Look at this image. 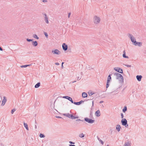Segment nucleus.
<instances>
[{
	"instance_id": "nucleus-1",
	"label": "nucleus",
	"mask_w": 146,
	"mask_h": 146,
	"mask_svg": "<svg viewBox=\"0 0 146 146\" xmlns=\"http://www.w3.org/2000/svg\"><path fill=\"white\" fill-rule=\"evenodd\" d=\"M93 21L95 24H97L100 22V18L97 16H95L93 17Z\"/></svg>"
},
{
	"instance_id": "nucleus-2",
	"label": "nucleus",
	"mask_w": 146,
	"mask_h": 146,
	"mask_svg": "<svg viewBox=\"0 0 146 146\" xmlns=\"http://www.w3.org/2000/svg\"><path fill=\"white\" fill-rule=\"evenodd\" d=\"M128 36L130 38V39L131 40V41L132 42L133 44V45H134V44L136 42V39L132 35L130 34H129L128 35Z\"/></svg>"
},
{
	"instance_id": "nucleus-3",
	"label": "nucleus",
	"mask_w": 146,
	"mask_h": 146,
	"mask_svg": "<svg viewBox=\"0 0 146 146\" xmlns=\"http://www.w3.org/2000/svg\"><path fill=\"white\" fill-rule=\"evenodd\" d=\"M114 75L116 76V78L117 79H121L122 80H123V76L120 74L116 73L114 74Z\"/></svg>"
},
{
	"instance_id": "nucleus-4",
	"label": "nucleus",
	"mask_w": 146,
	"mask_h": 146,
	"mask_svg": "<svg viewBox=\"0 0 146 146\" xmlns=\"http://www.w3.org/2000/svg\"><path fill=\"white\" fill-rule=\"evenodd\" d=\"M84 120L86 122L90 123H92L94 122L95 120L87 117L84 118Z\"/></svg>"
},
{
	"instance_id": "nucleus-5",
	"label": "nucleus",
	"mask_w": 146,
	"mask_h": 146,
	"mask_svg": "<svg viewBox=\"0 0 146 146\" xmlns=\"http://www.w3.org/2000/svg\"><path fill=\"white\" fill-rule=\"evenodd\" d=\"M114 70L117 71V72L122 74L123 73V70L122 69L120 68L117 67H115L114 68Z\"/></svg>"
},
{
	"instance_id": "nucleus-6",
	"label": "nucleus",
	"mask_w": 146,
	"mask_h": 146,
	"mask_svg": "<svg viewBox=\"0 0 146 146\" xmlns=\"http://www.w3.org/2000/svg\"><path fill=\"white\" fill-rule=\"evenodd\" d=\"M62 98L68 99L69 101H70L72 103H74L73 101L72 98L69 96H63L62 97Z\"/></svg>"
},
{
	"instance_id": "nucleus-7",
	"label": "nucleus",
	"mask_w": 146,
	"mask_h": 146,
	"mask_svg": "<svg viewBox=\"0 0 146 146\" xmlns=\"http://www.w3.org/2000/svg\"><path fill=\"white\" fill-rule=\"evenodd\" d=\"M52 53L54 54L59 55L60 54V52L58 50L56 49L54 50H52Z\"/></svg>"
},
{
	"instance_id": "nucleus-8",
	"label": "nucleus",
	"mask_w": 146,
	"mask_h": 146,
	"mask_svg": "<svg viewBox=\"0 0 146 146\" xmlns=\"http://www.w3.org/2000/svg\"><path fill=\"white\" fill-rule=\"evenodd\" d=\"M131 142L128 140L126 141L123 146H131Z\"/></svg>"
},
{
	"instance_id": "nucleus-9",
	"label": "nucleus",
	"mask_w": 146,
	"mask_h": 146,
	"mask_svg": "<svg viewBox=\"0 0 146 146\" xmlns=\"http://www.w3.org/2000/svg\"><path fill=\"white\" fill-rule=\"evenodd\" d=\"M127 121L125 118L121 120V123L124 126L126 125L127 124Z\"/></svg>"
},
{
	"instance_id": "nucleus-10",
	"label": "nucleus",
	"mask_w": 146,
	"mask_h": 146,
	"mask_svg": "<svg viewBox=\"0 0 146 146\" xmlns=\"http://www.w3.org/2000/svg\"><path fill=\"white\" fill-rule=\"evenodd\" d=\"M62 47L63 50L64 51H66L68 49V46L65 43H64L62 44Z\"/></svg>"
},
{
	"instance_id": "nucleus-11",
	"label": "nucleus",
	"mask_w": 146,
	"mask_h": 146,
	"mask_svg": "<svg viewBox=\"0 0 146 146\" xmlns=\"http://www.w3.org/2000/svg\"><path fill=\"white\" fill-rule=\"evenodd\" d=\"M6 101L7 99L6 97L5 96H4L3 99L2 100V103L1 104V106H3L5 104L6 102Z\"/></svg>"
},
{
	"instance_id": "nucleus-12",
	"label": "nucleus",
	"mask_w": 146,
	"mask_h": 146,
	"mask_svg": "<svg viewBox=\"0 0 146 146\" xmlns=\"http://www.w3.org/2000/svg\"><path fill=\"white\" fill-rule=\"evenodd\" d=\"M43 15H44V20L45 21V22L47 23H48V17H47L46 15V13H44L43 14Z\"/></svg>"
},
{
	"instance_id": "nucleus-13",
	"label": "nucleus",
	"mask_w": 146,
	"mask_h": 146,
	"mask_svg": "<svg viewBox=\"0 0 146 146\" xmlns=\"http://www.w3.org/2000/svg\"><path fill=\"white\" fill-rule=\"evenodd\" d=\"M84 102V101L83 100H81L80 102H74L73 104H74L77 105H79L81 104L82 103Z\"/></svg>"
},
{
	"instance_id": "nucleus-14",
	"label": "nucleus",
	"mask_w": 146,
	"mask_h": 146,
	"mask_svg": "<svg viewBox=\"0 0 146 146\" xmlns=\"http://www.w3.org/2000/svg\"><path fill=\"white\" fill-rule=\"evenodd\" d=\"M142 43L141 42H136L134 45L135 46H139L140 47L142 46Z\"/></svg>"
},
{
	"instance_id": "nucleus-15",
	"label": "nucleus",
	"mask_w": 146,
	"mask_h": 146,
	"mask_svg": "<svg viewBox=\"0 0 146 146\" xmlns=\"http://www.w3.org/2000/svg\"><path fill=\"white\" fill-rule=\"evenodd\" d=\"M136 77L137 80L139 81H141V78L142 77V76L141 75H137Z\"/></svg>"
},
{
	"instance_id": "nucleus-16",
	"label": "nucleus",
	"mask_w": 146,
	"mask_h": 146,
	"mask_svg": "<svg viewBox=\"0 0 146 146\" xmlns=\"http://www.w3.org/2000/svg\"><path fill=\"white\" fill-rule=\"evenodd\" d=\"M95 115L97 117H99L100 115V111L99 110L96 111L95 113Z\"/></svg>"
},
{
	"instance_id": "nucleus-17",
	"label": "nucleus",
	"mask_w": 146,
	"mask_h": 146,
	"mask_svg": "<svg viewBox=\"0 0 146 146\" xmlns=\"http://www.w3.org/2000/svg\"><path fill=\"white\" fill-rule=\"evenodd\" d=\"M112 74H110L108 77V79L107 82H110L111 80V76L112 75Z\"/></svg>"
},
{
	"instance_id": "nucleus-18",
	"label": "nucleus",
	"mask_w": 146,
	"mask_h": 146,
	"mask_svg": "<svg viewBox=\"0 0 146 146\" xmlns=\"http://www.w3.org/2000/svg\"><path fill=\"white\" fill-rule=\"evenodd\" d=\"M116 130L118 132H119L120 131L121 129V126L120 125H116Z\"/></svg>"
},
{
	"instance_id": "nucleus-19",
	"label": "nucleus",
	"mask_w": 146,
	"mask_h": 146,
	"mask_svg": "<svg viewBox=\"0 0 146 146\" xmlns=\"http://www.w3.org/2000/svg\"><path fill=\"white\" fill-rule=\"evenodd\" d=\"M87 94L85 92H83L82 94V96L83 98H85L87 97Z\"/></svg>"
},
{
	"instance_id": "nucleus-20",
	"label": "nucleus",
	"mask_w": 146,
	"mask_h": 146,
	"mask_svg": "<svg viewBox=\"0 0 146 146\" xmlns=\"http://www.w3.org/2000/svg\"><path fill=\"white\" fill-rule=\"evenodd\" d=\"M126 52L125 50H124L123 51V56L124 58H128V56L126 55Z\"/></svg>"
},
{
	"instance_id": "nucleus-21",
	"label": "nucleus",
	"mask_w": 146,
	"mask_h": 146,
	"mask_svg": "<svg viewBox=\"0 0 146 146\" xmlns=\"http://www.w3.org/2000/svg\"><path fill=\"white\" fill-rule=\"evenodd\" d=\"M32 44L34 46H36L38 45V43L37 41H32Z\"/></svg>"
},
{
	"instance_id": "nucleus-22",
	"label": "nucleus",
	"mask_w": 146,
	"mask_h": 146,
	"mask_svg": "<svg viewBox=\"0 0 146 146\" xmlns=\"http://www.w3.org/2000/svg\"><path fill=\"white\" fill-rule=\"evenodd\" d=\"M40 82H38L35 85V87L36 88H38L40 86Z\"/></svg>"
},
{
	"instance_id": "nucleus-23",
	"label": "nucleus",
	"mask_w": 146,
	"mask_h": 146,
	"mask_svg": "<svg viewBox=\"0 0 146 146\" xmlns=\"http://www.w3.org/2000/svg\"><path fill=\"white\" fill-rule=\"evenodd\" d=\"M24 127H25L26 129L27 130H29V129L28 127V125L27 123H25V122L24 123Z\"/></svg>"
},
{
	"instance_id": "nucleus-24",
	"label": "nucleus",
	"mask_w": 146,
	"mask_h": 146,
	"mask_svg": "<svg viewBox=\"0 0 146 146\" xmlns=\"http://www.w3.org/2000/svg\"><path fill=\"white\" fill-rule=\"evenodd\" d=\"M62 115L69 118L70 114L69 113H63Z\"/></svg>"
},
{
	"instance_id": "nucleus-25",
	"label": "nucleus",
	"mask_w": 146,
	"mask_h": 146,
	"mask_svg": "<svg viewBox=\"0 0 146 146\" xmlns=\"http://www.w3.org/2000/svg\"><path fill=\"white\" fill-rule=\"evenodd\" d=\"M31 65V64H28V65H21L20 66V67L23 68H26L27 67V66H30Z\"/></svg>"
},
{
	"instance_id": "nucleus-26",
	"label": "nucleus",
	"mask_w": 146,
	"mask_h": 146,
	"mask_svg": "<svg viewBox=\"0 0 146 146\" xmlns=\"http://www.w3.org/2000/svg\"><path fill=\"white\" fill-rule=\"evenodd\" d=\"M75 118V116H74L73 114H70L69 118H71L72 119H74Z\"/></svg>"
},
{
	"instance_id": "nucleus-27",
	"label": "nucleus",
	"mask_w": 146,
	"mask_h": 146,
	"mask_svg": "<svg viewBox=\"0 0 146 146\" xmlns=\"http://www.w3.org/2000/svg\"><path fill=\"white\" fill-rule=\"evenodd\" d=\"M127 110V108L126 106H125L124 107V108L123 109L122 111L123 112L125 113Z\"/></svg>"
},
{
	"instance_id": "nucleus-28",
	"label": "nucleus",
	"mask_w": 146,
	"mask_h": 146,
	"mask_svg": "<svg viewBox=\"0 0 146 146\" xmlns=\"http://www.w3.org/2000/svg\"><path fill=\"white\" fill-rule=\"evenodd\" d=\"M33 37L35 38H36L37 39H39V38L37 36L36 34H34L33 35Z\"/></svg>"
},
{
	"instance_id": "nucleus-29",
	"label": "nucleus",
	"mask_w": 146,
	"mask_h": 146,
	"mask_svg": "<svg viewBox=\"0 0 146 146\" xmlns=\"http://www.w3.org/2000/svg\"><path fill=\"white\" fill-rule=\"evenodd\" d=\"M39 136L40 138H44L45 137V135L42 133L40 134L39 135Z\"/></svg>"
},
{
	"instance_id": "nucleus-30",
	"label": "nucleus",
	"mask_w": 146,
	"mask_h": 146,
	"mask_svg": "<svg viewBox=\"0 0 146 146\" xmlns=\"http://www.w3.org/2000/svg\"><path fill=\"white\" fill-rule=\"evenodd\" d=\"M79 137L80 138H83L84 137V135L83 133H81L79 135Z\"/></svg>"
},
{
	"instance_id": "nucleus-31",
	"label": "nucleus",
	"mask_w": 146,
	"mask_h": 146,
	"mask_svg": "<svg viewBox=\"0 0 146 146\" xmlns=\"http://www.w3.org/2000/svg\"><path fill=\"white\" fill-rule=\"evenodd\" d=\"M88 93L89 95L90 96H92L94 94V93L92 92H88Z\"/></svg>"
},
{
	"instance_id": "nucleus-32",
	"label": "nucleus",
	"mask_w": 146,
	"mask_h": 146,
	"mask_svg": "<svg viewBox=\"0 0 146 146\" xmlns=\"http://www.w3.org/2000/svg\"><path fill=\"white\" fill-rule=\"evenodd\" d=\"M110 82H107V83H106V88H107L109 86V83Z\"/></svg>"
},
{
	"instance_id": "nucleus-33",
	"label": "nucleus",
	"mask_w": 146,
	"mask_h": 146,
	"mask_svg": "<svg viewBox=\"0 0 146 146\" xmlns=\"http://www.w3.org/2000/svg\"><path fill=\"white\" fill-rule=\"evenodd\" d=\"M27 41L28 42H30L31 41H32L33 40V39H29L28 38H27L26 39Z\"/></svg>"
},
{
	"instance_id": "nucleus-34",
	"label": "nucleus",
	"mask_w": 146,
	"mask_h": 146,
	"mask_svg": "<svg viewBox=\"0 0 146 146\" xmlns=\"http://www.w3.org/2000/svg\"><path fill=\"white\" fill-rule=\"evenodd\" d=\"M123 65L127 67H131V65H128L127 64H123Z\"/></svg>"
},
{
	"instance_id": "nucleus-35",
	"label": "nucleus",
	"mask_w": 146,
	"mask_h": 146,
	"mask_svg": "<svg viewBox=\"0 0 146 146\" xmlns=\"http://www.w3.org/2000/svg\"><path fill=\"white\" fill-rule=\"evenodd\" d=\"M44 34L46 36V37L47 38H48V35L47 33L46 32H44Z\"/></svg>"
},
{
	"instance_id": "nucleus-36",
	"label": "nucleus",
	"mask_w": 146,
	"mask_h": 146,
	"mask_svg": "<svg viewBox=\"0 0 146 146\" xmlns=\"http://www.w3.org/2000/svg\"><path fill=\"white\" fill-rule=\"evenodd\" d=\"M86 68L87 69L90 70L91 69H92V68L90 67L89 65H88L87 66H86Z\"/></svg>"
},
{
	"instance_id": "nucleus-37",
	"label": "nucleus",
	"mask_w": 146,
	"mask_h": 146,
	"mask_svg": "<svg viewBox=\"0 0 146 146\" xmlns=\"http://www.w3.org/2000/svg\"><path fill=\"white\" fill-rule=\"evenodd\" d=\"M76 121L78 122L79 121H84L83 120H82L80 119H78L76 120Z\"/></svg>"
},
{
	"instance_id": "nucleus-38",
	"label": "nucleus",
	"mask_w": 146,
	"mask_h": 146,
	"mask_svg": "<svg viewBox=\"0 0 146 146\" xmlns=\"http://www.w3.org/2000/svg\"><path fill=\"white\" fill-rule=\"evenodd\" d=\"M16 110L15 109H12L11 111V113L13 114L15 111H16Z\"/></svg>"
},
{
	"instance_id": "nucleus-39",
	"label": "nucleus",
	"mask_w": 146,
	"mask_h": 146,
	"mask_svg": "<svg viewBox=\"0 0 146 146\" xmlns=\"http://www.w3.org/2000/svg\"><path fill=\"white\" fill-rule=\"evenodd\" d=\"M100 142H101V144L102 145H103L104 144V142L102 140H101V139H100V140H99V141Z\"/></svg>"
},
{
	"instance_id": "nucleus-40",
	"label": "nucleus",
	"mask_w": 146,
	"mask_h": 146,
	"mask_svg": "<svg viewBox=\"0 0 146 146\" xmlns=\"http://www.w3.org/2000/svg\"><path fill=\"white\" fill-rule=\"evenodd\" d=\"M77 80H79L81 79V77H80L78 76L77 77Z\"/></svg>"
},
{
	"instance_id": "nucleus-41",
	"label": "nucleus",
	"mask_w": 146,
	"mask_h": 146,
	"mask_svg": "<svg viewBox=\"0 0 146 146\" xmlns=\"http://www.w3.org/2000/svg\"><path fill=\"white\" fill-rule=\"evenodd\" d=\"M92 116H93L92 112L91 111L90 113V117H92Z\"/></svg>"
},
{
	"instance_id": "nucleus-42",
	"label": "nucleus",
	"mask_w": 146,
	"mask_h": 146,
	"mask_svg": "<svg viewBox=\"0 0 146 146\" xmlns=\"http://www.w3.org/2000/svg\"><path fill=\"white\" fill-rule=\"evenodd\" d=\"M121 118H122L123 119V118L124 117V116H123V113H121Z\"/></svg>"
},
{
	"instance_id": "nucleus-43",
	"label": "nucleus",
	"mask_w": 146,
	"mask_h": 146,
	"mask_svg": "<svg viewBox=\"0 0 146 146\" xmlns=\"http://www.w3.org/2000/svg\"><path fill=\"white\" fill-rule=\"evenodd\" d=\"M56 118H60V119L62 118L61 117L59 116H56Z\"/></svg>"
},
{
	"instance_id": "nucleus-44",
	"label": "nucleus",
	"mask_w": 146,
	"mask_h": 146,
	"mask_svg": "<svg viewBox=\"0 0 146 146\" xmlns=\"http://www.w3.org/2000/svg\"><path fill=\"white\" fill-rule=\"evenodd\" d=\"M69 143H70V144H75V143L74 142H73L72 141H69Z\"/></svg>"
},
{
	"instance_id": "nucleus-45",
	"label": "nucleus",
	"mask_w": 146,
	"mask_h": 146,
	"mask_svg": "<svg viewBox=\"0 0 146 146\" xmlns=\"http://www.w3.org/2000/svg\"><path fill=\"white\" fill-rule=\"evenodd\" d=\"M94 101H92V107L91 110L92 109V107L94 106Z\"/></svg>"
},
{
	"instance_id": "nucleus-46",
	"label": "nucleus",
	"mask_w": 146,
	"mask_h": 146,
	"mask_svg": "<svg viewBox=\"0 0 146 146\" xmlns=\"http://www.w3.org/2000/svg\"><path fill=\"white\" fill-rule=\"evenodd\" d=\"M42 1L43 2H47V0H42Z\"/></svg>"
},
{
	"instance_id": "nucleus-47",
	"label": "nucleus",
	"mask_w": 146,
	"mask_h": 146,
	"mask_svg": "<svg viewBox=\"0 0 146 146\" xmlns=\"http://www.w3.org/2000/svg\"><path fill=\"white\" fill-rule=\"evenodd\" d=\"M55 64L56 65H58L59 64L58 62H56L55 63Z\"/></svg>"
},
{
	"instance_id": "nucleus-48",
	"label": "nucleus",
	"mask_w": 146,
	"mask_h": 146,
	"mask_svg": "<svg viewBox=\"0 0 146 146\" xmlns=\"http://www.w3.org/2000/svg\"><path fill=\"white\" fill-rule=\"evenodd\" d=\"M69 146H76L75 145H73L70 144L69 145Z\"/></svg>"
},
{
	"instance_id": "nucleus-49",
	"label": "nucleus",
	"mask_w": 146,
	"mask_h": 146,
	"mask_svg": "<svg viewBox=\"0 0 146 146\" xmlns=\"http://www.w3.org/2000/svg\"><path fill=\"white\" fill-rule=\"evenodd\" d=\"M104 102V101H100V104H101L102 103H103V102Z\"/></svg>"
},
{
	"instance_id": "nucleus-50",
	"label": "nucleus",
	"mask_w": 146,
	"mask_h": 146,
	"mask_svg": "<svg viewBox=\"0 0 146 146\" xmlns=\"http://www.w3.org/2000/svg\"><path fill=\"white\" fill-rule=\"evenodd\" d=\"M97 138L98 140L99 141V140H100L101 139L99 137H98V136H97Z\"/></svg>"
},
{
	"instance_id": "nucleus-51",
	"label": "nucleus",
	"mask_w": 146,
	"mask_h": 146,
	"mask_svg": "<svg viewBox=\"0 0 146 146\" xmlns=\"http://www.w3.org/2000/svg\"><path fill=\"white\" fill-rule=\"evenodd\" d=\"M125 126L126 127H127L128 126V124H127H127Z\"/></svg>"
},
{
	"instance_id": "nucleus-52",
	"label": "nucleus",
	"mask_w": 146,
	"mask_h": 146,
	"mask_svg": "<svg viewBox=\"0 0 146 146\" xmlns=\"http://www.w3.org/2000/svg\"><path fill=\"white\" fill-rule=\"evenodd\" d=\"M71 14V13H69L68 14V18H69L70 17V15Z\"/></svg>"
},
{
	"instance_id": "nucleus-53",
	"label": "nucleus",
	"mask_w": 146,
	"mask_h": 146,
	"mask_svg": "<svg viewBox=\"0 0 146 146\" xmlns=\"http://www.w3.org/2000/svg\"><path fill=\"white\" fill-rule=\"evenodd\" d=\"M0 50L1 51H2L3 50V49L0 46Z\"/></svg>"
},
{
	"instance_id": "nucleus-54",
	"label": "nucleus",
	"mask_w": 146,
	"mask_h": 146,
	"mask_svg": "<svg viewBox=\"0 0 146 146\" xmlns=\"http://www.w3.org/2000/svg\"><path fill=\"white\" fill-rule=\"evenodd\" d=\"M35 129H36L37 128V126L36 125H35Z\"/></svg>"
},
{
	"instance_id": "nucleus-55",
	"label": "nucleus",
	"mask_w": 146,
	"mask_h": 146,
	"mask_svg": "<svg viewBox=\"0 0 146 146\" xmlns=\"http://www.w3.org/2000/svg\"><path fill=\"white\" fill-rule=\"evenodd\" d=\"M75 117V118H74V119L78 118V116H77V117Z\"/></svg>"
},
{
	"instance_id": "nucleus-56",
	"label": "nucleus",
	"mask_w": 146,
	"mask_h": 146,
	"mask_svg": "<svg viewBox=\"0 0 146 146\" xmlns=\"http://www.w3.org/2000/svg\"><path fill=\"white\" fill-rule=\"evenodd\" d=\"M135 92V91L134 90H132V93H133Z\"/></svg>"
},
{
	"instance_id": "nucleus-57",
	"label": "nucleus",
	"mask_w": 146,
	"mask_h": 146,
	"mask_svg": "<svg viewBox=\"0 0 146 146\" xmlns=\"http://www.w3.org/2000/svg\"><path fill=\"white\" fill-rule=\"evenodd\" d=\"M61 67L62 68H63V65H62V66H61Z\"/></svg>"
},
{
	"instance_id": "nucleus-58",
	"label": "nucleus",
	"mask_w": 146,
	"mask_h": 146,
	"mask_svg": "<svg viewBox=\"0 0 146 146\" xmlns=\"http://www.w3.org/2000/svg\"><path fill=\"white\" fill-rule=\"evenodd\" d=\"M76 82V81H74L73 82H72V83H74V82Z\"/></svg>"
},
{
	"instance_id": "nucleus-59",
	"label": "nucleus",
	"mask_w": 146,
	"mask_h": 146,
	"mask_svg": "<svg viewBox=\"0 0 146 146\" xmlns=\"http://www.w3.org/2000/svg\"><path fill=\"white\" fill-rule=\"evenodd\" d=\"M35 123L36 124V125L37 124V122L36 121H35Z\"/></svg>"
},
{
	"instance_id": "nucleus-60",
	"label": "nucleus",
	"mask_w": 146,
	"mask_h": 146,
	"mask_svg": "<svg viewBox=\"0 0 146 146\" xmlns=\"http://www.w3.org/2000/svg\"><path fill=\"white\" fill-rule=\"evenodd\" d=\"M64 63V62H62V65H63Z\"/></svg>"
},
{
	"instance_id": "nucleus-61",
	"label": "nucleus",
	"mask_w": 146,
	"mask_h": 146,
	"mask_svg": "<svg viewBox=\"0 0 146 146\" xmlns=\"http://www.w3.org/2000/svg\"><path fill=\"white\" fill-rule=\"evenodd\" d=\"M82 74V72H81V74Z\"/></svg>"
},
{
	"instance_id": "nucleus-62",
	"label": "nucleus",
	"mask_w": 146,
	"mask_h": 146,
	"mask_svg": "<svg viewBox=\"0 0 146 146\" xmlns=\"http://www.w3.org/2000/svg\"><path fill=\"white\" fill-rule=\"evenodd\" d=\"M106 146H109V145H107Z\"/></svg>"
},
{
	"instance_id": "nucleus-63",
	"label": "nucleus",
	"mask_w": 146,
	"mask_h": 146,
	"mask_svg": "<svg viewBox=\"0 0 146 146\" xmlns=\"http://www.w3.org/2000/svg\"><path fill=\"white\" fill-rule=\"evenodd\" d=\"M1 101H0V103H1Z\"/></svg>"
}]
</instances>
